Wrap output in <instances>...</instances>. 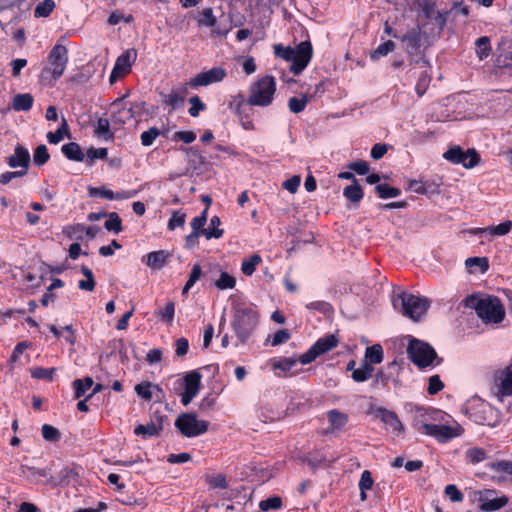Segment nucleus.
Masks as SVG:
<instances>
[{"instance_id":"obj_37","label":"nucleus","mask_w":512,"mask_h":512,"mask_svg":"<svg viewBox=\"0 0 512 512\" xmlns=\"http://www.w3.org/2000/svg\"><path fill=\"white\" fill-rule=\"evenodd\" d=\"M94 382L91 377H86L84 379H76L73 382L74 387V397L76 399L81 398L85 395V393L93 386Z\"/></svg>"},{"instance_id":"obj_46","label":"nucleus","mask_w":512,"mask_h":512,"mask_svg":"<svg viewBox=\"0 0 512 512\" xmlns=\"http://www.w3.org/2000/svg\"><path fill=\"white\" fill-rule=\"evenodd\" d=\"M109 218L105 221L104 227L108 231L119 233L122 231V220L116 212L109 213Z\"/></svg>"},{"instance_id":"obj_47","label":"nucleus","mask_w":512,"mask_h":512,"mask_svg":"<svg viewBox=\"0 0 512 512\" xmlns=\"http://www.w3.org/2000/svg\"><path fill=\"white\" fill-rule=\"evenodd\" d=\"M282 507V499L279 496H272L265 500L260 501L259 508L263 512L269 510H278Z\"/></svg>"},{"instance_id":"obj_64","label":"nucleus","mask_w":512,"mask_h":512,"mask_svg":"<svg viewBox=\"0 0 512 512\" xmlns=\"http://www.w3.org/2000/svg\"><path fill=\"white\" fill-rule=\"evenodd\" d=\"M444 388V384L438 375H433L429 378V385L427 392L429 395H435Z\"/></svg>"},{"instance_id":"obj_48","label":"nucleus","mask_w":512,"mask_h":512,"mask_svg":"<svg viewBox=\"0 0 512 512\" xmlns=\"http://www.w3.org/2000/svg\"><path fill=\"white\" fill-rule=\"evenodd\" d=\"M235 285V278L227 272H221L219 279L215 281V286L220 290L233 289Z\"/></svg>"},{"instance_id":"obj_19","label":"nucleus","mask_w":512,"mask_h":512,"mask_svg":"<svg viewBox=\"0 0 512 512\" xmlns=\"http://www.w3.org/2000/svg\"><path fill=\"white\" fill-rule=\"evenodd\" d=\"M327 420L329 423V427L327 428L325 433L334 434L336 432H340L343 430V428L349 421V416L348 414L341 412L338 409H332L327 412Z\"/></svg>"},{"instance_id":"obj_6","label":"nucleus","mask_w":512,"mask_h":512,"mask_svg":"<svg viewBox=\"0 0 512 512\" xmlns=\"http://www.w3.org/2000/svg\"><path fill=\"white\" fill-rule=\"evenodd\" d=\"M276 91V83L272 76H264L252 84L248 104L267 107L273 101V96Z\"/></svg>"},{"instance_id":"obj_33","label":"nucleus","mask_w":512,"mask_h":512,"mask_svg":"<svg viewBox=\"0 0 512 512\" xmlns=\"http://www.w3.org/2000/svg\"><path fill=\"white\" fill-rule=\"evenodd\" d=\"M157 390L159 392L162 391V389L156 385V384H153L151 382H142V383H139L135 386V392L136 394L141 397L142 399H144L145 401H150L152 400V397H153V390Z\"/></svg>"},{"instance_id":"obj_35","label":"nucleus","mask_w":512,"mask_h":512,"mask_svg":"<svg viewBox=\"0 0 512 512\" xmlns=\"http://www.w3.org/2000/svg\"><path fill=\"white\" fill-rule=\"evenodd\" d=\"M94 133L97 137H102L106 140H112L114 134L110 130L109 120L106 118H99L95 125Z\"/></svg>"},{"instance_id":"obj_50","label":"nucleus","mask_w":512,"mask_h":512,"mask_svg":"<svg viewBox=\"0 0 512 512\" xmlns=\"http://www.w3.org/2000/svg\"><path fill=\"white\" fill-rule=\"evenodd\" d=\"M50 155L48 153V149L45 145H39L34 150L33 154V162L37 166H42L48 162Z\"/></svg>"},{"instance_id":"obj_60","label":"nucleus","mask_w":512,"mask_h":512,"mask_svg":"<svg viewBox=\"0 0 512 512\" xmlns=\"http://www.w3.org/2000/svg\"><path fill=\"white\" fill-rule=\"evenodd\" d=\"M133 117H134V111H133V107L131 106L129 108H122L117 113H115L113 116V121L115 123L124 124L126 122V120L131 119Z\"/></svg>"},{"instance_id":"obj_25","label":"nucleus","mask_w":512,"mask_h":512,"mask_svg":"<svg viewBox=\"0 0 512 512\" xmlns=\"http://www.w3.org/2000/svg\"><path fill=\"white\" fill-rule=\"evenodd\" d=\"M480 509L485 512H492L507 505L509 499L506 496L490 499L488 496H480Z\"/></svg>"},{"instance_id":"obj_40","label":"nucleus","mask_w":512,"mask_h":512,"mask_svg":"<svg viewBox=\"0 0 512 512\" xmlns=\"http://www.w3.org/2000/svg\"><path fill=\"white\" fill-rule=\"evenodd\" d=\"M262 259L260 255L253 254L249 258L243 260L241 264V271L246 276H251L255 270L256 266L261 263Z\"/></svg>"},{"instance_id":"obj_49","label":"nucleus","mask_w":512,"mask_h":512,"mask_svg":"<svg viewBox=\"0 0 512 512\" xmlns=\"http://www.w3.org/2000/svg\"><path fill=\"white\" fill-rule=\"evenodd\" d=\"M308 103V97L306 95H302V97H291L288 100L289 110L295 114L302 112Z\"/></svg>"},{"instance_id":"obj_3","label":"nucleus","mask_w":512,"mask_h":512,"mask_svg":"<svg viewBox=\"0 0 512 512\" xmlns=\"http://www.w3.org/2000/svg\"><path fill=\"white\" fill-rule=\"evenodd\" d=\"M395 309L413 321H419L428 311L431 301L406 291L395 295L392 300Z\"/></svg>"},{"instance_id":"obj_28","label":"nucleus","mask_w":512,"mask_h":512,"mask_svg":"<svg viewBox=\"0 0 512 512\" xmlns=\"http://www.w3.org/2000/svg\"><path fill=\"white\" fill-rule=\"evenodd\" d=\"M61 151L67 159L72 161L82 162L85 158V154L83 153L80 145L76 142L64 144Z\"/></svg>"},{"instance_id":"obj_20","label":"nucleus","mask_w":512,"mask_h":512,"mask_svg":"<svg viewBox=\"0 0 512 512\" xmlns=\"http://www.w3.org/2000/svg\"><path fill=\"white\" fill-rule=\"evenodd\" d=\"M166 419V416L155 414V419L150 423L143 425L140 424L134 429V433L138 436H142L143 438H148L152 436H156L163 429V421Z\"/></svg>"},{"instance_id":"obj_9","label":"nucleus","mask_w":512,"mask_h":512,"mask_svg":"<svg viewBox=\"0 0 512 512\" xmlns=\"http://www.w3.org/2000/svg\"><path fill=\"white\" fill-rule=\"evenodd\" d=\"M404 51L409 56V65L415 64V60L419 57H425L423 46V35L420 28H412L408 30L401 38Z\"/></svg>"},{"instance_id":"obj_17","label":"nucleus","mask_w":512,"mask_h":512,"mask_svg":"<svg viewBox=\"0 0 512 512\" xmlns=\"http://www.w3.org/2000/svg\"><path fill=\"white\" fill-rule=\"evenodd\" d=\"M226 77V71L222 67H213L208 71L201 72L191 79L192 87L207 86L215 82H220Z\"/></svg>"},{"instance_id":"obj_41","label":"nucleus","mask_w":512,"mask_h":512,"mask_svg":"<svg viewBox=\"0 0 512 512\" xmlns=\"http://www.w3.org/2000/svg\"><path fill=\"white\" fill-rule=\"evenodd\" d=\"M374 368L370 363H364L360 368H357L352 372V379L355 382H364L371 378Z\"/></svg>"},{"instance_id":"obj_30","label":"nucleus","mask_w":512,"mask_h":512,"mask_svg":"<svg viewBox=\"0 0 512 512\" xmlns=\"http://www.w3.org/2000/svg\"><path fill=\"white\" fill-rule=\"evenodd\" d=\"M343 196L350 202L358 204L363 199L364 193L362 187L357 182L346 186L343 190Z\"/></svg>"},{"instance_id":"obj_15","label":"nucleus","mask_w":512,"mask_h":512,"mask_svg":"<svg viewBox=\"0 0 512 512\" xmlns=\"http://www.w3.org/2000/svg\"><path fill=\"white\" fill-rule=\"evenodd\" d=\"M496 395L500 398L512 395V361L503 369L494 372Z\"/></svg>"},{"instance_id":"obj_52","label":"nucleus","mask_w":512,"mask_h":512,"mask_svg":"<svg viewBox=\"0 0 512 512\" xmlns=\"http://www.w3.org/2000/svg\"><path fill=\"white\" fill-rule=\"evenodd\" d=\"M55 371V368L36 367L31 371V377L52 381Z\"/></svg>"},{"instance_id":"obj_56","label":"nucleus","mask_w":512,"mask_h":512,"mask_svg":"<svg viewBox=\"0 0 512 512\" xmlns=\"http://www.w3.org/2000/svg\"><path fill=\"white\" fill-rule=\"evenodd\" d=\"M71 474H72V470L71 469L64 468L63 470H61L59 477L51 476L47 480V483L51 484L52 486L68 484L69 483L68 478L70 477Z\"/></svg>"},{"instance_id":"obj_2","label":"nucleus","mask_w":512,"mask_h":512,"mask_svg":"<svg viewBox=\"0 0 512 512\" xmlns=\"http://www.w3.org/2000/svg\"><path fill=\"white\" fill-rule=\"evenodd\" d=\"M259 323V314L252 306L239 304L234 308L232 328L238 340L244 344L254 333Z\"/></svg>"},{"instance_id":"obj_11","label":"nucleus","mask_w":512,"mask_h":512,"mask_svg":"<svg viewBox=\"0 0 512 512\" xmlns=\"http://www.w3.org/2000/svg\"><path fill=\"white\" fill-rule=\"evenodd\" d=\"M68 63V50L64 45L56 44L49 53L48 65L44 68L45 72L52 75L54 80L59 79Z\"/></svg>"},{"instance_id":"obj_44","label":"nucleus","mask_w":512,"mask_h":512,"mask_svg":"<svg viewBox=\"0 0 512 512\" xmlns=\"http://www.w3.org/2000/svg\"><path fill=\"white\" fill-rule=\"evenodd\" d=\"M55 6L54 0H44L36 6L34 16L36 18H46L52 13Z\"/></svg>"},{"instance_id":"obj_31","label":"nucleus","mask_w":512,"mask_h":512,"mask_svg":"<svg viewBox=\"0 0 512 512\" xmlns=\"http://www.w3.org/2000/svg\"><path fill=\"white\" fill-rule=\"evenodd\" d=\"M251 106L252 105L248 104V99H245L242 95L234 97L233 101L230 103V107L235 111L239 118L249 115Z\"/></svg>"},{"instance_id":"obj_57","label":"nucleus","mask_w":512,"mask_h":512,"mask_svg":"<svg viewBox=\"0 0 512 512\" xmlns=\"http://www.w3.org/2000/svg\"><path fill=\"white\" fill-rule=\"evenodd\" d=\"M460 155H463V149L460 146H453L449 148L444 154L443 157L453 163V164H459L460 163Z\"/></svg>"},{"instance_id":"obj_4","label":"nucleus","mask_w":512,"mask_h":512,"mask_svg":"<svg viewBox=\"0 0 512 512\" xmlns=\"http://www.w3.org/2000/svg\"><path fill=\"white\" fill-rule=\"evenodd\" d=\"M465 411L469 418L479 425L495 427L501 421L499 411L489 403L478 398L468 401Z\"/></svg>"},{"instance_id":"obj_32","label":"nucleus","mask_w":512,"mask_h":512,"mask_svg":"<svg viewBox=\"0 0 512 512\" xmlns=\"http://www.w3.org/2000/svg\"><path fill=\"white\" fill-rule=\"evenodd\" d=\"M383 361V349L379 344L366 348L364 363L379 364Z\"/></svg>"},{"instance_id":"obj_34","label":"nucleus","mask_w":512,"mask_h":512,"mask_svg":"<svg viewBox=\"0 0 512 512\" xmlns=\"http://www.w3.org/2000/svg\"><path fill=\"white\" fill-rule=\"evenodd\" d=\"M48 473V469H38L27 465L20 467V475L30 482H37V477H47Z\"/></svg>"},{"instance_id":"obj_42","label":"nucleus","mask_w":512,"mask_h":512,"mask_svg":"<svg viewBox=\"0 0 512 512\" xmlns=\"http://www.w3.org/2000/svg\"><path fill=\"white\" fill-rule=\"evenodd\" d=\"M476 54L480 60L487 58L491 52L490 39L482 36L476 40Z\"/></svg>"},{"instance_id":"obj_24","label":"nucleus","mask_w":512,"mask_h":512,"mask_svg":"<svg viewBox=\"0 0 512 512\" xmlns=\"http://www.w3.org/2000/svg\"><path fill=\"white\" fill-rule=\"evenodd\" d=\"M146 257L147 266L154 270H160L166 265L171 254L166 250H158L148 253Z\"/></svg>"},{"instance_id":"obj_26","label":"nucleus","mask_w":512,"mask_h":512,"mask_svg":"<svg viewBox=\"0 0 512 512\" xmlns=\"http://www.w3.org/2000/svg\"><path fill=\"white\" fill-rule=\"evenodd\" d=\"M206 222L201 220L198 216L193 218L191 221L192 232H196L200 235L205 236L208 240L211 238L219 239L222 237L224 231L223 230H205L203 228Z\"/></svg>"},{"instance_id":"obj_12","label":"nucleus","mask_w":512,"mask_h":512,"mask_svg":"<svg viewBox=\"0 0 512 512\" xmlns=\"http://www.w3.org/2000/svg\"><path fill=\"white\" fill-rule=\"evenodd\" d=\"M430 65L426 57H419L415 60V64L412 65L409 73L411 76L418 77L415 85V91L418 96H423L430 84L431 75L429 73Z\"/></svg>"},{"instance_id":"obj_62","label":"nucleus","mask_w":512,"mask_h":512,"mask_svg":"<svg viewBox=\"0 0 512 512\" xmlns=\"http://www.w3.org/2000/svg\"><path fill=\"white\" fill-rule=\"evenodd\" d=\"M274 53L277 57H280L288 62L291 61L294 54V48L291 47H283L281 44H277L274 46Z\"/></svg>"},{"instance_id":"obj_59","label":"nucleus","mask_w":512,"mask_h":512,"mask_svg":"<svg viewBox=\"0 0 512 512\" xmlns=\"http://www.w3.org/2000/svg\"><path fill=\"white\" fill-rule=\"evenodd\" d=\"M186 215L180 211H174L168 221V229L174 230L177 227H182L185 224Z\"/></svg>"},{"instance_id":"obj_7","label":"nucleus","mask_w":512,"mask_h":512,"mask_svg":"<svg viewBox=\"0 0 512 512\" xmlns=\"http://www.w3.org/2000/svg\"><path fill=\"white\" fill-rule=\"evenodd\" d=\"M410 360L419 368L430 366L437 358L434 348L426 342L412 338L407 347Z\"/></svg>"},{"instance_id":"obj_43","label":"nucleus","mask_w":512,"mask_h":512,"mask_svg":"<svg viewBox=\"0 0 512 512\" xmlns=\"http://www.w3.org/2000/svg\"><path fill=\"white\" fill-rule=\"evenodd\" d=\"M375 192L382 199L395 198L401 194L400 189L391 187L387 183L376 185Z\"/></svg>"},{"instance_id":"obj_13","label":"nucleus","mask_w":512,"mask_h":512,"mask_svg":"<svg viewBox=\"0 0 512 512\" xmlns=\"http://www.w3.org/2000/svg\"><path fill=\"white\" fill-rule=\"evenodd\" d=\"M313 50L309 41L300 42L294 48L293 58L291 59L290 71L294 75H299L309 64L312 58Z\"/></svg>"},{"instance_id":"obj_51","label":"nucleus","mask_w":512,"mask_h":512,"mask_svg":"<svg viewBox=\"0 0 512 512\" xmlns=\"http://www.w3.org/2000/svg\"><path fill=\"white\" fill-rule=\"evenodd\" d=\"M108 150L106 148H89L86 153V163L92 165L96 159H106Z\"/></svg>"},{"instance_id":"obj_16","label":"nucleus","mask_w":512,"mask_h":512,"mask_svg":"<svg viewBox=\"0 0 512 512\" xmlns=\"http://www.w3.org/2000/svg\"><path fill=\"white\" fill-rule=\"evenodd\" d=\"M183 383L185 389L181 395V402L184 406H187L199 393L201 387V374L197 371H191L183 377Z\"/></svg>"},{"instance_id":"obj_18","label":"nucleus","mask_w":512,"mask_h":512,"mask_svg":"<svg viewBox=\"0 0 512 512\" xmlns=\"http://www.w3.org/2000/svg\"><path fill=\"white\" fill-rule=\"evenodd\" d=\"M370 410L371 413H373L377 418H379L386 425L390 426L393 431H403V425L395 412L387 410L383 407H371Z\"/></svg>"},{"instance_id":"obj_53","label":"nucleus","mask_w":512,"mask_h":512,"mask_svg":"<svg viewBox=\"0 0 512 512\" xmlns=\"http://www.w3.org/2000/svg\"><path fill=\"white\" fill-rule=\"evenodd\" d=\"M42 436L46 441L56 442L60 440L61 434L57 428L52 425L44 424L42 426Z\"/></svg>"},{"instance_id":"obj_8","label":"nucleus","mask_w":512,"mask_h":512,"mask_svg":"<svg viewBox=\"0 0 512 512\" xmlns=\"http://www.w3.org/2000/svg\"><path fill=\"white\" fill-rule=\"evenodd\" d=\"M209 423L198 420L194 413H183L175 420V427L188 438L199 436L208 430Z\"/></svg>"},{"instance_id":"obj_36","label":"nucleus","mask_w":512,"mask_h":512,"mask_svg":"<svg viewBox=\"0 0 512 512\" xmlns=\"http://www.w3.org/2000/svg\"><path fill=\"white\" fill-rule=\"evenodd\" d=\"M480 162V155L475 149L463 150V155H460V163L463 167L470 169L478 165Z\"/></svg>"},{"instance_id":"obj_1","label":"nucleus","mask_w":512,"mask_h":512,"mask_svg":"<svg viewBox=\"0 0 512 512\" xmlns=\"http://www.w3.org/2000/svg\"><path fill=\"white\" fill-rule=\"evenodd\" d=\"M467 305L475 310L477 316L486 325H497L505 318V308L496 296H487L480 299L470 296L467 299Z\"/></svg>"},{"instance_id":"obj_39","label":"nucleus","mask_w":512,"mask_h":512,"mask_svg":"<svg viewBox=\"0 0 512 512\" xmlns=\"http://www.w3.org/2000/svg\"><path fill=\"white\" fill-rule=\"evenodd\" d=\"M65 135L69 136V126L65 117H62V124L60 127L55 132H49L47 134V139L51 144H58Z\"/></svg>"},{"instance_id":"obj_58","label":"nucleus","mask_w":512,"mask_h":512,"mask_svg":"<svg viewBox=\"0 0 512 512\" xmlns=\"http://www.w3.org/2000/svg\"><path fill=\"white\" fill-rule=\"evenodd\" d=\"M444 492L452 502H461L464 499L463 493L454 484L447 485Z\"/></svg>"},{"instance_id":"obj_21","label":"nucleus","mask_w":512,"mask_h":512,"mask_svg":"<svg viewBox=\"0 0 512 512\" xmlns=\"http://www.w3.org/2000/svg\"><path fill=\"white\" fill-rule=\"evenodd\" d=\"M90 197H101L108 200H122L129 199L135 196V191H122L114 193L112 190L106 189L105 187H90L88 189Z\"/></svg>"},{"instance_id":"obj_55","label":"nucleus","mask_w":512,"mask_h":512,"mask_svg":"<svg viewBox=\"0 0 512 512\" xmlns=\"http://www.w3.org/2000/svg\"><path fill=\"white\" fill-rule=\"evenodd\" d=\"M160 135V131L156 127H151L147 131L142 132L140 139L143 146H150L154 140Z\"/></svg>"},{"instance_id":"obj_27","label":"nucleus","mask_w":512,"mask_h":512,"mask_svg":"<svg viewBox=\"0 0 512 512\" xmlns=\"http://www.w3.org/2000/svg\"><path fill=\"white\" fill-rule=\"evenodd\" d=\"M34 103L30 93L17 94L13 97L10 107L15 111H29Z\"/></svg>"},{"instance_id":"obj_38","label":"nucleus","mask_w":512,"mask_h":512,"mask_svg":"<svg viewBox=\"0 0 512 512\" xmlns=\"http://www.w3.org/2000/svg\"><path fill=\"white\" fill-rule=\"evenodd\" d=\"M197 23L199 26L215 27L217 19L213 14L212 8L208 7L200 11L197 17Z\"/></svg>"},{"instance_id":"obj_22","label":"nucleus","mask_w":512,"mask_h":512,"mask_svg":"<svg viewBox=\"0 0 512 512\" xmlns=\"http://www.w3.org/2000/svg\"><path fill=\"white\" fill-rule=\"evenodd\" d=\"M7 164L11 168L21 167L28 170L30 165L29 151L24 146L17 144L14 150V154L7 157Z\"/></svg>"},{"instance_id":"obj_23","label":"nucleus","mask_w":512,"mask_h":512,"mask_svg":"<svg viewBox=\"0 0 512 512\" xmlns=\"http://www.w3.org/2000/svg\"><path fill=\"white\" fill-rule=\"evenodd\" d=\"M186 93L187 89L182 87L180 90H173L169 94L161 93L160 95L163 99V103L169 105L172 110H175L183 106Z\"/></svg>"},{"instance_id":"obj_5","label":"nucleus","mask_w":512,"mask_h":512,"mask_svg":"<svg viewBox=\"0 0 512 512\" xmlns=\"http://www.w3.org/2000/svg\"><path fill=\"white\" fill-rule=\"evenodd\" d=\"M431 419L430 413L419 411L413 419V427L419 433L431 436L439 442H445L457 436L450 426L430 423Z\"/></svg>"},{"instance_id":"obj_63","label":"nucleus","mask_w":512,"mask_h":512,"mask_svg":"<svg viewBox=\"0 0 512 512\" xmlns=\"http://www.w3.org/2000/svg\"><path fill=\"white\" fill-rule=\"evenodd\" d=\"M190 104L192 105L188 112L192 117H197L200 111L205 110V104L200 100L198 96H193L189 99Z\"/></svg>"},{"instance_id":"obj_45","label":"nucleus","mask_w":512,"mask_h":512,"mask_svg":"<svg viewBox=\"0 0 512 512\" xmlns=\"http://www.w3.org/2000/svg\"><path fill=\"white\" fill-rule=\"evenodd\" d=\"M396 45L393 41L388 40L380 44L373 52L370 53L372 60H378L380 57L386 56L388 53L394 51Z\"/></svg>"},{"instance_id":"obj_61","label":"nucleus","mask_w":512,"mask_h":512,"mask_svg":"<svg viewBox=\"0 0 512 512\" xmlns=\"http://www.w3.org/2000/svg\"><path fill=\"white\" fill-rule=\"evenodd\" d=\"M486 457V452L482 448H471L467 451V458L474 464L484 461Z\"/></svg>"},{"instance_id":"obj_14","label":"nucleus","mask_w":512,"mask_h":512,"mask_svg":"<svg viewBox=\"0 0 512 512\" xmlns=\"http://www.w3.org/2000/svg\"><path fill=\"white\" fill-rule=\"evenodd\" d=\"M137 58V50L134 48L125 50L116 60L114 68L110 74V83L116 82L119 78L125 76L131 71L132 65Z\"/></svg>"},{"instance_id":"obj_54","label":"nucleus","mask_w":512,"mask_h":512,"mask_svg":"<svg viewBox=\"0 0 512 512\" xmlns=\"http://www.w3.org/2000/svg\"><path fill=\"white\" fill-rule=\"evenodd\" d=\"M465 265L468 268L479 267L481 272H485L489 268L488 260L485 257H470V258H467L466 261H465Z\"/></svg>"},{"instance_id":"obj_10","label":"nucleus","mask_w":512,"mask_h":512,"mask_svg":"<svg viewBox=\"0 0 512 512\" xmlns=\"http://www.w3.org/2000/svg\"><path fill=\"white\" fill-rule=\"evenodd\" d=\"M339 343L334 334L319 338L304 354L299 356V362L303 365L313 362L317 357L329 352Z\"/></svg>"},{"instance_id":"obj_29","label":"nucleus","mask_w":512,"mask_h":512,"mask_svg":"<svg viewBox=\"0 0 512 512\" xmlns=\"http://www.w3.org/2000/svg\"><path fill=\"white\" fill-rule=\"evenodd\" d=\"M512 229V221L507 220L504 221L496 226H489L486 228H477L474 233L475 234H482V233H489L492 236H503L508 234Z\"/></svg>"}]
</instances>
